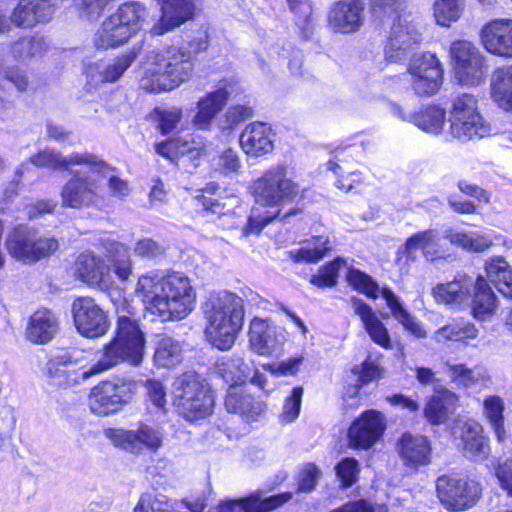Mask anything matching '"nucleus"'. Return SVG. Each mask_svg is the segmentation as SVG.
<instances>
[{"mask_svg":"<svg viewBox=\"0 0 512 512\" xmlns=\"http://www.w3.org/2000/svg\"><path fill=\"white\" fill-rule=\"evenodd\" d=\"M135 292L146 309L164 321L184 319L196 304V291L183 272L149 271L139 277Z\"/></svg>","mask_w":512,"mask_h":512,"instance_id":"f257e3e1","label":"nucleus"},{"mask_svg":"<svg viewBox=\"0 0 512 512\" xmlns=\"http://www.w3.org/2000/svg\"><path fill=\"white\" fill-rule=\"evenodd\" d=\"M206 48V43L193 40L188 46L167 47L147 51L140 63L139 84L151 93L169 92L190 80L195 67V56Z\"/></svg>","mask_w":512,"mask_h":512,"instance_id":"f03ea898","label":"nucleus"},{"mask_svg":"<svg viewBox=\"0 0 512 512\" xmlns=\"http://www.w3.org/2000/svg\"><path fill=\"white\" fill-rule=\"evenodd\" d=\"M252 193L260 207L252 208L246 233H259L274 219H287L299 212L292 208L282 215V206L293 202L300 194L299 185L288 177L287 168L283 165L272 167L256 179Z\"/></svg>","mask_w":512,"mask_h":512,"instance_id":"7ed1b4c3","label":"nucleus"},{"mask_svg":"<svg viewBox=\"0 0 512 512\" xmlns=\"http://www.w3.org/2000/svg\"><path fill=\"white\" fill-rule=\"evenodd\" d=\"M203 313L209 341L220 350H229L243 325V299L227 290L211 292L203 304Z\"/></svg>","mask_w":512,"mask_h":512,"instance_id":"20e7f679","label":"nucleus"},{"mask_svg":"<svg viewBox=\"0 0 512 512\" xmlns=\"http://www.w3.org/2000/svg\"><path fill=\"white\" fill-rule=\"evenodd\" d=\"M145 355V337L137 321L126 315L117 320L115 335L97 353L96 362L82 375L93 376L126 362L139 366Z\"/></svg>","mask_w":512,"mask_h":512,"instance_id":"39448f33","label":"nucleus"},{"mask_svg":"<svg viewBox=\"0 0 512 512\" xmlns=\"http://www.w3.org/2000/svg\"><path fill=\"white\" fill-rule=\"evenodd\" d=\"M149 12L140 2H125L109 15L94 36L97 48L119 47L148 24Z\"/></svg>","mask_w":512,"mask_h":512,"instance_id":"423d86ee","label":"nucleus"},{"mask_svg":"<svg viewBox=\"0 0 512 512\" xmlns=\"http://www.w3.org/2000/svg\"><path fill=\"white\" fill-rule=\"evenodd\" d=\"M174 405L180 415L193 422L212 413L214 397L210 388L199 375L185 373L173 383Z\"/></svg>","mask_w":512,"mask_h":512,"instance_id":"0eeeda50","label":"nucleus"},{"mask_svg":"<svg viewBox=\"0 0 512 512\" xmlns=\"http://www.w3.org/2000/svg\"><path fill=\"white\" fill-rule=\"evenodd\" d=\"M490 133L491 127L480 114L476 98L471 94L455 98L450 116V134L465 142L484 138Z\"/></svg>","mask_w":512,"mask_h":512,"instance_id":"6e6552de","label":"nucleus"},{"mask_svg":"<svg viewBox=\"0 0 512 512\" xmlns=\"http://www.w3.org/2000/svg\"><path fill=\"white\" fill-rule=\"evenodd\" d=\"M87 172L75 171L71 178L64 184L61 190L62 206L81 209L95 206L100 201L99 176H108L112 170L106 163V169L98 171L92 169V165H86Z\"/></svg>","mask_w":512,"mask_h":512,"instance_id":"1a4fd4ad","label":"nucleus"},{"mask_svg":"<svg viewBox=\"0 0 512 512\" xmlns=\"http://www.w3.org/2000/svg\"><path fill=\"white\" fill-rule=\"evenodd\" d=\"M454 77L462 86H478L484 82L487 65L481 51L470 41H454L449 49Z\"/></svg>","mask_w":512,"mask_h":512,"instance_id":"9d476101","label":"nucleus"},{"mask_svg":"<svg viewBox=\"0 0 512 512\" xmlns=\"http://www.w3.org/2000/svg\"><path fill=\"white\" fill-rule=\"evenodd\" d=\"M6 248L15 259L23 262H36L53 254L59 247L52 237L40 235L36 230L19 226L9 232Z\"/></svg>","mask_w":512,"mask_h":512,"instance_id":"9b49d317","label":"nucleus"},{"mask_svg":"<svg viewBox=\"0 0 512 512\" xmlns=\"http://www.w3.org/2000/svg\"><path fill=\"white\" fill-rule=\"evenodd\" d=\"M441 504L449 511L471 508L480 499L482 488L478 481L460 475H442L436 481Z\"/></svg>","mask_w":512,"mask_h":512,"instance_id":"f8f14e48","label":"nucleus"},{"mask_svg":"<svg viewBox=\"0 0 512 512\" xmlns=\"http://www.w3.org/2000/svg\"><path fill=\"white\" fill-rule=\"evenodd\" d=\"M389 20L385 57L389 62H400L408 57L410 50L419 43L421 34L410 13H399Z\"/></svg>","mask_w":512,"mask_h":512,"instance_id":"ddd939ff","label":"nucleus"},{"mask_svg":"<svg viewBox=\"0 0 512 512\" xmlns=\"http://www.w3.org/2000/svg\"><path fill=\"white\" fill-rule=\"evenodd\" d=\"M136 388L134 382L122 379L103 381L94 386L89 393L90 410L99 416L115 413L131 401Z\"/></svg>","mask_w":512,"mask_h":512,"instance_id":"4468645a","label":"nucleus"},{"mask_svg":"<svg viewBox=\"0 0 512 512\" xmlns=\"http://www.w3.org/2000/svg\"><path fill=\"white\" fill-rule=\"evenodd\" d=\"M105 435L115 446L135 454L143 450L157 452L164 440L163 429L146 422H139L137 429L110 428L105 431Z\"/></svg>","mask_w":512,"mask_h":512,"instance_id":"2eb2a0df","label":"nucleus"},{"mask_svg":"<svg viewBox=\"0 0 512 512\" xmlns=\"http://www.w3.org/2000/svg\"><path fill=\"white\" fill-rule=\"evenodd\" d=\"M441 239L437 231L429 229L418 232L409 237L405 244L399 248L396 264L402 273H409L410 266L418 258V250L422 251L427 261H435L442 258L445 250L440 243Z\"/></svg>","mask_w":512,"mask_h":512,"instance_id":"dca6fc26","label":"nucleus"},{"mask_svg":"<svg viewBox=\"0 0 512 512\" xmlns=\"http://www.w3.org/2000/svg\"><path fill=\"white\" fill-rule=\"evenodd\" d=\"M408 71L417 95L432 96L437 93L442 83L443 67L435 54L427 52L414 55Z\"/></svg>","mask_w":512,"mask_h":512,"instance_id":"f3484780","label":"nucleus"},{"mask_svg":"<svg viewBox=\"0 0 512 512\" xmlns=\"http://www.w3.org/2000/svg\"><path fill=\"white\" fill-rule=\"evenodd\" d=\"M72 314L77 331L86 338L104 336L109 321L103 309L90 297H80L72 304Z\"/></svg>","mask_w":512,"mask_h":512,"instance_id":"a211bd4d","label":"nucleus"},{"mask_svg":"<svg viewBox=\"0 0 512 512\" xmlns=\"http://www.w3.org/2000/svg\"><path fill=\"white\" fill-rule=\"evenodd\" d=\"M249 341L251 349L257 354L278 357L284 352L287 333L268 320L254 318L250 323Z\"/></svg>","mask_w":512,"mask_h":512,"instance_id":"6ab92c4d","label":"nucleus"},{"mask_svg":"<svg viewBox=\"0 0 512 512\" xmlns=\"http://www.w3.org/2000/svg\"><path fill=\"white\" fill-rule=\"evenodd\" d=\"M29 163L38 168L50 170H69L72 166L92 165V169L103 171L106 169V162L97 155L89 152H73L67 156L52 149H44L32 155Z\"/></svg>","mask_w":512,"mask_h":512,"instance_id":"aec40b11","label":"nucleus"},{"mask_svg":"<svg viewBox=\"0 0 512 512\" xmlns=\"http://www.w3.org/2000/svg\"><path fill=\"white\" fill-rule=\"evenodd\" d=\"M385 418L376 410H368L361 414L348 430L349 445L352 448L367 450L384 434Z\"/></svg>","mask_w":512,"mask_h":512,"instance_id":"412c9836","label":"nucleus"},{"mask_svg":"<svg viewBox=\"0 0 512 512\" xmlns=\"http://www.w3.org/2000/svg\"><path fill=\"white\" fill-rule=\"evenodd\" d=\"M480 40L492 55L512 58V18H494L480 30Z\"/></svg>","mask_w":512,"mask_h":512,"instance_id":"4be33fe9","label":"nucleus"},{"mask_svg":"<svg viewBox=\"0 0 512 512\" xmlns=\"http://www.w3.org/2000/svg\"><path fill=\"white\" fill-rule=\"evenodd\" d=\"M452 433L461 441V448L465 457L475 461H485L490 454L489 439L484 435L481 424L474 420L459 421L452 429Z\"/></svg>","mask_w":512,"mask_h":512,"instance_id":"5701e85b","label":"nucleus"},{"mask_svg":"<svg viewBox=\"0 0 512 512\" xmlns=\"http://www.w3.org/2000/svg\"><path fill=\"white\" fill-rule=\"evenodd\" d=\"M77 277L88 286L107 291L113 286L110 265L105 260L91 252L78 256L75 262Z\"/></svg>","mask_w":512,"mask_h":512,"instance_id":"b1692460","label":"nucleus"},{"mask_svg":"<svg viewBox=\"0 0 512 512\" xmlns=\"http://www.w3.org/2000/svg\"><path fill=\"white\" fill-rule=\"evenodd\" d=\"M365 4L361 0H342L330 9L328 23L333 31L349 34L357 32L365 21Z\"/></svg>","mask_w":512,"mask_h":512,"instance_id":"393cba45","label":"nucleus"},{"mask_svg":"<svg viewBox=\"0 0 512 512\" xmlns=\"http://www.w3.org/2000/svg\"><path fill=\"white\" fill-rule=\"evenodd\" d=\"M57 7V0H19L11 13V21L19 27H31L48 21Z\"/></svg>","mask_w":512,"mask_h":512,"instance_id":"a878e982","label":"nucleus"},{"mask_svg":"<svg viewBox=\"0 0 512 512\" xmlns=\"http://www.w3.org/2000/svg\"><path fill=\"white\" fill-rule=\"evenodd\" d=\"M196 9L195 0H165L160 19L151 27L153 35H163L191 19Z\"/></svg>","mask_w":512,"mask_h":512,"instance_id":"bb28decb","label":"nucleus"},{"mask_svg":"<svg viewBox=\"0 0 512 512\" xmlns=\"http://www.w3.org/2000/svg\"><path fill=\"white\" fill-rule=\"evenodd\" d=\"M141 48V45H134L129 50L117 56L112 63L106 66L97 63L90 65L87 69L89 82L94 85L105 82H116L137 59Z\"/></svg>","mask_w":512,"mask_h":512,"instance_id":"cd10ccee","label":"nucleus"},{"mask_svg":"<svg viewBox=\"0 0 512 512\" xmlns=\"http://www.w3.org/2000/svg\"><path fill=\"white\" fill-rule=\"evenodd\" d=\"M290 498V493L264 498L263 493L257 491L246 498L220 503L218 512H268L278 508Z\"/></svg>","mask_w":512,"mask_h":512,"instance_id":"c85d7f7f","label":"nucleus"},{"mask_svg":"<svg viewBox=\"0 0 512 512\" xmlns=\"http://www.w3.org/2000/svg\"><path fill=\"white\" fill-rule=\"evenodd\" d=\"M242 150L249 156L259 157L272 152L273 133L263 122H253L245 127L239 138Z\"/></svg>","mask_w":512,"mask_h":512,"instance_id":"c756f323","label":"nucleus"},{"mask_svg":"<svg viewBox=\"0 0 512 512\" xmlns=\"http://www.w3.org/2000/svg\"><path fill=\"white\" fill-rule=\"evenodd\" d=\"M398 453L404 465L418 468L430 463L431 445L427 437L405 433L397 443Z\"/></svg>","mask_w":512,"mask_h":512,"instance_id":"7c9ffc66","label":"nucleus"},{"mask_svg":"<svg viewBox=\"0 0 512 512\" xmlns=\"http://www.w3.org/2000/svg\"><path fill=\"white\" fill-rule=\"evenodd\" d=\"M224 405L229 413L237 414L247 421H255L266 407L264 402L256 399L241 386L228 389Z\"/></svg>","mask_w":512,"mask_h":512,"instance_id":"2f4dec72","label":"nucleus"},{"mask_svg":"<svg viewBox=\"0 0 512 512\" xmlns=\"http://www.w3.org/2000/svg\"><path fill=\"white\" fill-rule=\"evenodd\" d=\"M474 280L465 274H458L453 281L437 284L432 289L436 302L447 305L468 304Z\"/></svg>","mask_w":512,"mask_h":512,"instance_id":"473e14b6","label":"nucleus"},{"mask_svg":"<svg viewBox=\"0 0 512 512\" xmlns=\"http://www.w3.org/2000/svg\"><path fill=\"white\" fill-rule=\"evenodd\" d=\"M351 306L363 322L364 329L371 340L384 349H390L391 338L388 329L377 317L372 308L356 297L351 298Z\"/></svg>","mask_w":512,"mask_h":512,"instance_id":"72a5a7b5","label":"nucleus"},{"mask_svg":"<svg viewBox=\"0 0 512 512\" xmlns=\"http://www.w3.org/2000/svg\"><path fill=\"white\" fill-rule=\"evenodd\" d=\"M229 92L218 88L207 93L197 102L198 111L193 117V124L199 129H208L213 119L223 110L227 103Z\"/></svg>","mask_w":512,"mask_h":512,"instance_id":"f704fd0d","label":"nucleus"},{"mask_svg":"<svg viewBox=\"0 0 512 512\" xmlns=\"http://www.w3.org/2000/svg\"><path fill=\"white\" fill-rule=\"evenodd\" d=\"M253 371V365L240 356L223 357L216 361L213 373L223 379L230 387L245 383Z\"/></svg>","mask_w":512,"mask_h":512,"instance_id":"c9c22d12","label":"nucleus"},{"mask_svg":"<svg viewBox=\"0 0 512 512\" xmlns=\"http://www.w3.org/2000/svg\"><path fill=\"white\" fill-rule=\"evenodd\" d=\"M391 112L405 121H411L421 130L438 134L442 131L445 124L446 112L438 106H428L423 108L418 114L407 117L398 104L390 105Z\"/></svg>","mask_w":512,"mask_h":512,"instance_id":"e433bc0d","label":"nucleus"},{"mask_svg":"<svg viewBox=\"0 0 512 512\" xmlns=\"http://www.w3.org/2000/svg\"><path fill=\"white\" fill-rule=\"evenodd\" d=\"M58 326L56 316L50 310L41 309L30 316L26 335L35 344H45L53 339Z\"/></svg>","mask_w":512,"mask_h":512,"instance_id":"4c0bfd02","label":"nucleus"},{"mask_svg":"<svg viewBox=\"0 0 512 512\" xmlns=\"http://www.w3.org/2000/svg\"><path fill=\"white\" fill-rule=\"evenodd\" d=\"M472 315L477 320H487L497 309V300L489 284L482 276H478L472 287L471 298Z\"/></svg>","mask_w":512,"mask_h":512,"instance_id":"58836bf2","label":"nucleus"},{"mask_svg":"<svg viewBox=\"0 0 512 512\" xmlns=\"http://www.w3.org/2000/svg\"><path fill=\"white\" fill-rule=\"evenodd\" d=\"M73 364L71 357L64 353L57 355L48 362V374L52 384L59 387H69L77 384L80 380H86L90 376H83L89 369L70 370Z\"/></svg>","mask_w":512,"mask_h":512,"instance_id":"ea45409f","label":"nucleus"},{"mask_svg":"<svg viewBox=\"0 0 512 512\" xmlns=\"http://www.w3.org/2000/svg\"><path fill=\"white\" fill-rule=\"evenodd\" d=\"M456 402L455 393L447 389L435 391L424 409L425 418L434 425L444 423L455 410Z\"/></svg>","mask_w":512,"mask_h":512,"instance_id":"a19ab883","label":"nucleus"},{"mask_svg":"<svg viewBox=\"0 0 512 512\" xmlns=\"http://www.w3.org/2000/svg\"><path fill=\"white\" fill-rule=\"evenodd\" d=\"M478 334V329L470 321L454 319L437 329L433 333L432 339L441 344L448 341L469 344L470 341L478 337Z\"/></svg>","mask_w":512,"mask_h":512,"instance_id":"79ce46f5","label":"nucleus"},{"mask_svg":"<svg viewBox=\"0 0 512 512\" xmlns=\"http://www.w3.org/2000/svg\"><path fill=\"white\" fill-rule=\"evenodd\" d=\"M490 86L494 102L501 109L512 112V65L495 70Z\"/></svg>","mask_w":512,"mask_h":512,"instance_id":"37998d69","label":"nucleus"},{"mask_svg":"<svg viewBox=\"0 0 512 512\" xmlns=\"http://www.w3.org/2000/svg\"><path fill=\"white\" fill-rule=\"evenodd\" d=\"M382 297L386 300L393 317L417 338L425 337L426 333L419 322L403 307L400 299L388 288H383Z\"/></svg>","mask_w":512,"mask_h":512,"instance_id":"c03bdc74","label":"nucleus"},{"mask_svg":"<svg viewBox=\"0 0 512 512\" xmlns=\"http://www.w3.org/2000/svg\"><path fill=\"white\" fill-rule=\"evenodd\" d=\"M445 238L455 245L469 252H483L492 246V239L487 234L479 232H465L460 230L446 231Z\"/></svg>","mask_w":512,"mask_h":512,"instance_id":"a18cd8bd","label":"nucleus"},{"mask_svg":"<svg viewBox=\"0 0 512 512\" xmlns=\"http://www.w3.org/2000/svg\"><path fill=\"white\" fill-rule=\"evenodd\" d=\"M47 49L45 39L39 36L22 37L9 45L12 58L21 62L40 57Z\"/></svg>","mask_w":512,"mask_h":512,"instance_id":"49530a36","label":"nucleus"},{"mask_svg":"<svg viewBox=\"0 0 512 512\" xmlns=\"http://www.w3.org/2000/svg\"><path fill=\"white\" fill-rule=\"evenodd\" d=\"M182 346L180 342L172 337H161L155 347L154 363L158 367L172 368L182 361Z\"/></svg>","mask_w":512,"mask_h":512,"instance_id":"de8ad7c7","label":"nucleus"},{"mask_svg":"<svg viewBox=\"0 0 512 512\" xmlns=\"http://www.w3.org/2000/svg\"><path fill=\"white\" fill-rule=\"evenodd\" d=\"M505 404L497 395L488 396L483 401V414L491 425L498 442L503 443L507 437L504 425Z\"/></svg>","mask_w":512,"mask_h":512,"instance_id":"09e8293b","label":"nucleus"},{"mask_svg":"<svg viewBox=\"0 0 512 512\" xmlns=\"http://www.w3.org/2000/svg\"><path fill=\"white\" fill-rule=\"evenodd\" d=\"M486 274L492 281L499 292L512 299V270L508 263L502 258H495L487 262Z\"/></svg>","mask_w":512,"mask_h":512,"instance_id":"8fccbe9b","label":"nucleus"},{"mask_svg":"<svg viewBox=\"0 0 512 512\" xmlns=\"http://www.w3.org/2000/svg\"><path fill=\"white\" fill-rule=\"evenodd\" d=\"M444 372L458 386L471 388L485 379L484 374L477 369L468 368L465 364L445 362Z\"/></svg>","mask_w":512,"mask_h":512,"instance_id":"3c124183","label":"nucleus"},{"mask_svg":"<svg viewBox=\"0 0 512 512\" xmlns=\"http://www.w3.org/2000/svg\"><path fill=\"white\" fill-rule=\"evenodd\" d=\"M199 145V143L195 142L192 135H187L185 138L178 137L170 139L165 142L158 143L156 145V152L159 155L171 161H174L180 156L198 150L200 148Z\"/></svg>","mask_w":512,"mask_h":512,"instance_id":"603ef678","label":"nucleus"},{"mask_svg":"<svg viewBox=\"0 0 512 512\" xmlns=\"http://www.w3.org/2000/svg\"><path fill=\"white\" fill-rule=\"evenodd\" d=\"M331 248L330 240L327 237L319 236L300 249L291 251L290 254L296 262L316 263L323 259Z\"/></svg>","mask_w":512,"mask_h":512,"instance_id":"864d4df0","label":"nucleus"},{"mask_svg":"<svg viewBox=\"0 0 512 512\" xmlns=\"http://www.w3.org/2000/svg\"><path fill=\"white\" fill-rule=\"evenodd\" d=\"M146 391V408L150 412L165 414L167 409V390L163 383L149 379L144 384Z\"/></svg>","mask_w":512,"mask_h":512,"instance_id":"5fc2aeb1","label":"nucleus"},{"mask_svg":"<svg viewBox=\"0 0 512 512\" xmlns=\"http://www.w3.org/2000/svg\"><path fill=\"white\" fill-rule=\"evenodd\" d=\"M346 281L355 290L373 299L378 298L379 294H382L383 291V289L380 290L379 285L369 275L352 267L348 268Z\"/></svg>","mask_w":512,"mask_h":512,"instance_id":"6e6d98bb","label":"nucleus"},{"mask_svg":"<svg viewBox=\"0 0 512 512\" xmlns=\"http://www.w3.org/2000/svg\"><path fill=\"white\" fill-rule=\"evenodd\" d=\"M465 4L437 0L434 4V17L437 24L448 27L452 22H456L464 9Z\"/></svg>","mask_w":512,"mask_h":512,"instance_id":"4d7b16f0","label":"nucleus"},{"mask_svg":"<svg viewBox=\"0 0 512 512\" xmlns=\"http://www.w3.org/2000/svg\"><path fill=\"white\" fill-rule=\"evenodd\" d=\"M346 266V262L341 258H336L331 263L324 265L318 273L311 278V283L319 288L333 287L337 284V278L340 270Z\"/></svg>","mask_w":512,"mask_h":512,"instance_id":"13d9d810","label":"nucleus"},{"mask_svg":"<svg viewBox=\"0 0 512 512\" xmlns=\"http://www.w3.org/2000/svg\"><path fill=\"white\" fill-rule=\"evenodd\" d=\"M114 274L122 281H126L132 274V261L127 248L117 245L109 257Z\"/></svg>","mask_w":512,"mask_h":512,"instance_id":"bf43d9fd","label":"nucleus"},{"mask_svg":"<svg viewBox=\"0 0 512 512\" xmlns=\"http://www.w3.org/2000/svg\"><path fill=\"white\" fill-rule=\"evenodd\" d=\"M153 119L158 123V129L162 134L172 132L182 118V109L178 107L155 108L152 112Z\"/></svg>","mask_w":512,"mask_h":512,"instance_id":"052dcab7","label":"nucleus"},{"mask_svg":"<svg viewBox=\"0 0 512 512\" xmlns=\"http://www.w3.org/2000/svg\"><path fill=\"white\" fill-rule=\"evenodd\" d=\"M352 373L358 377L357 381L360 385H366L381 378L383 369L376 360L369 356L361 365H355L352 368Z\"/></svg>","mask_w":512,"mask_h":512,"instance_id":"680f3d73","label":"nucleus"},{"mask_svg":"<svg viewBox=\"0 0 512 512\" xmlns=\"http://www.w3.org/2000/svg\"><path fill=\"white\" fill-rule=\"evenodd\" d=\"M302 396V387H295L292 389L291 394L285 399L283 405L281 413L282 422L291 423L298 417L301 408Z\"/></svg>","mask_w":512,"mask_h":512,"instance_id":"e2e57ef3","label":"nucleus"},{"mask_svg":"<svg viewBox=\"0 0 512 512\" xmlns=\"http://www.w3.org/2000/svg\"><path fill=\"white\" fill-rule=\"evenodd\" d=\"M404 0H372V11L376 18L386 24L389 19L400 13Z\"/></svg>","mask_w":512,"mask_h":512,"instance_id":"0e129e2a","label":"nucleus"},{"mask_svg":"<svg viewBox=\"0 0 512 512\" xmlns=\"http://www.w3.org/2000/svg\"><path fill=\"white\" fill-rule=\"evenodd\" d=\"M214 161L215 169L224 174L232 172L236 173L241 167L240 159L233 149H227L221 153Z\"/></svg>","mask_w":512,"mask_h":512,"instance_id":"69168bd1","label":"nucleus"},{"mask_svg":"<svg viewBox=\"0 0 512 512\" xmlns=\"http://www.w3.org/2000/svg\"><path fill=\"white\" fill-rule=\"evenodd\" d=\"M337 476L341 479L344 487L351 486L357 479L359 472L358 462L353 458L342 460L336 467Z\"/></svg>","mask_w":512,"mask_h":512,"instance_id":"338daca9","label":"nucleus"},{"mask_svg":"<svg viewBox=\"0 0 512 512\" xmlns=\"http://www.w3.org/2000/svg\"><path fill=\"white\" fill-rule=\"evenodd\" d=\"M164 252L165 248L150 238L141 239L134 246V254L142 258H156Z\"/></svg>","mask_w":512,"mask_h":512,"instance_id":"774afa93","label":"nucleus"}]
</instances>
